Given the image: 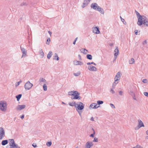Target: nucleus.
<instances>
[{
    "label": "nucleus",
    "mask_w": 148,
    "mask_h": 148,
    "mask_svg": "<svg viewBox=\"0 0 148 148\" xmlns=\"http://www.w3.org/2000/svg\"><path fill=\"white\" fill-rule=\"evenodd\" d=\"M75 92H76V91H72L69 92H68V94L69 95H75Z\"/></svg>",
    "instance_id": "obj_18"
},
{
    "label": "nucleus",
    "mask_w": 148,
    "mask_h": 148,
    "mask_svg": "<svg viewBox=\"0 0 148 148\" xmlns=\"http://www.w3.org/2000/svg\"><path fill=\"white\" fill-rule=\"evenodd\" d=\"M92 130L93 131V133L90 135V136L93 138L94 136V135L95 134V133L94 129L93 128H92Z\"/></svg>",
    "instance_id": "obj_34"
},
{
    "label": "nucleus",
    "mask_w": 148,
    "mask_h": 148,
    "mask_svg": "<svg viewBox=\"0 0 148 148\" xmlns=\"http://www.w3.org/2000/svg\"><path fill=\"white\" fill-rule=\"evenodd\" d=\"M39 81L40 82H46V80L43 78H40L39 79Z\"/></svg>",
    "instance_id": "obj_29"
},
{
    "label": "nucleus",
    "mask_w": 148,
    "mask_h": 148,
    "mask_svg": "<svg viewBox=\"0 0 148 148\" xmlns=\"http://www.w3.org/2000/svg\"><path fill=\"white\" fill-rule=\"evenodd\" d=\"M39 54L40 55L41 57L42 58L44 56V53L43 52L42 49H40L39 52Z\"/></svg>",
    "instance_id": "obj_20"
},
{
    "label": "nucleus",
    "mask_w": 148,
    "mask_h": 148,
    "mask_svg": "<svg viewBox=\"0 0 148 148\" xmlns=\"http://www.w3.org/2000/svg\"><path fill=\"white\" fill-rule=\"evenodd\" d=\"M110 105L111 107L112 108H115V106H114V105H113V104H112V103H110Z\"/></svg>",
    "instance_id": "obj_47"
},
{
    "label": "nucleus",
    "mask_w": 148,
    "mask_h": 148,
    "mask_svg": "<svg viewBox=\"0 0 148 148\" xmlns=\"http://www.w3.org/2000/svg\"><path fill=\"white\" fill-rule=\"evenodd\" d=\"M129 94L131 95H132L133 94V93L132 91H130L129 92Z\"/></svg>",
    "instance_id": "obj_50"
},
{
    "label": "nucleus",
    "mask_w": 148,
    "mask_h": 148,
    "mask_svg": "<svg viewBox=\"0 0 148 148\" xmlns=\"http://www.w3.org/2000/svg\"><path fill=\"white\" fill-rule=\"evenodd\" d=\"M121 21L124 24H125V23L124 22L125 21V20L124 19L121 18Z\"/></svg>",
    "instance_id": "obj_56"
},
{
    "label": "nucleus",
    "mask_w": 148,
    "mask_h": 148,
    "mask_svg": "<svg viewBox=\"0 0 148 148\" xmlns=\"http://www.w3.org/2000/svg\"><path fill=\"white\" fill-rule=\"evenodd\" d=\"M80 74V71H78L76 73H74L73 74L74 76H79Z\"/></svg>",
    "instance_id": "obj_32"
},
{
    "label": "nucleus",
    "mask_w": 148,
    "mask_h": 148,
    "mask_svg": "<svg viewBox=\"0 0 148 148\" xmlns=\"http://www.w3.org/2000/svg\"><path fill=\"white\" fill-rule=\"evenodd\" d=\"M79 93L76 91L75 95H74L73 96H75L76 99H80L81 97L79 96Z\"/></svg>",
    "instance_id": "obj_17"
},
{
    "label": "nucleus",
    "mask_w": 148,
    "mask_h": 148,
    "mask_svg": "<svg viewBox=\"0 0 148 148\" xmlns=\"http://www.w3.org/2000/svg\"><path fill=\"white\" fill-rule=\"evenodd\" d=\"M116 84L113 83L112 84V87L113 89H114Z\"/></svg>",
    "instance_id": "obj_48"
},
{
    "label": "nucleus",
    "mask_w": 148,
    "mask_h": 148,
    "mask_svg": "<svg viewBox=\"0 0 148 148\" xmlns=\"http://www.w3.org/2000/svg\"><path fill=\"white\" fill-rule=\"evenodd\" d=\"M135 12L136 13L137 18H138V17H139V16H142L136 10H135Z\"/></svg>",
    "instance_id": "obj_33"
},
{
    "label": "nucleus",
    "mask_w": 148,
    "mask_h": 148,
    "mask_svg": "<svg viewBox=\"0 0 148 148\" xmlns=\"http://www.w3.org/2000/svg\"><path fill=\"white\" fill-rule=\"evenodd\" d=\"M87 64L88 65H90L91 64H93L94 65L96 66V64L95 63H94V62H88L87 63Z\"/></svg>",
    "instance_id": "obj_37"
},
{
    "label": "nucleus",
    "mask_w": 148,
    "mask_h": 148,
    "mask_svg": "<svg viewBox=\"0 0 148 148\" xmlns=\"http://www.w3.org/2000/svg\"><path fill=\"white\" fill-rule=\"evenodd\" d=\"M78 57H79V60H81L82 59H81V56L80 55H78Z\"/></svg>",
    "instance_id": "obj_58"
},
{
    "label": "nucleus",
    "mask_w": 148,
    "mask_h": 148,
    "mask_svg": "<svg viewBox=\"0 0 148 148\" xmlns=\"http://www.w3.org/2000/svg\"><path fill=\"white\" fill-rule=\"evenodd\" d=\"M92 32L93 33L96 34H99L100 33L98 27H96L92 28Z\"/></svg>",
    "instance_id": "obj_10"
},
{
    "label": "nucleus",
    "mask_w": 148,
    "mask_h": 148,
    "mask_svg": "<svg viewBox=\"0 0 148 148\" xmlns=\"http://www.w3.org/2000/svg\"><path fill=\"white\" fill-rule=\"evenodd\" d=\"M144 94L145 96L147 97H148V92H144Z\"/></svg>",
    "instance_id": "obj_49"
},
{
    "label": "nucleus",
    "mask_w": 148,
    "mask_h": 148,
    "mask_svg": "<svg viewBox=\"0 0 148 148\" xmlns=\"http://www.w3.org/2000/svg\"><path fill=\"white\" fill-rule=\"evenodd\" d=\"M117 81H115V79H114V83L117 84L118 83V82H117Z\"/></svg>",
    "instance_id": "obj_61"
},
{
    "label": "nucleus",
    "mask_w": 148,
    "mask_h": 148,
    "mask_svg": "<svg viewBox=\"0 0 148 148\" xmlns=\"http://www.w3.org/2000/svg\"><path fill=\"white\" fill-rule=\"evenodd\" d=\"M50 42V38H48L47 40L46 44L49 45V42Z\"/></svg>",
    "instance_id": "obj_41"
},
{
    "label": "nucleus",
    "mask_w": 148,
    "mask_h": 148,
    "mask_svg": "<svg viewBox=\"0 0 148 148\" xmlns=\"http://www.w3.org/2000/svg\"><path fill=\"white\" fill-rule=\"evenodd\" d=\"M27 5L26 3H25V2H23L21 4V5L22 6H23V5Z\"/></svg>",
    "instance_id": "obj_52"
},
{
    "label": "nucleus",
    "mask_w": 148,
    "mask_h": 148,
    "mask_svg": "<svg viewBox=\"0 0 148 148\" xmlns=\"http://www.w3.org/2000/svg\"><path fill=\"white\" fill-rule=\"evenodd\" d=\"M97 103L98 105H100V104H103V101H102L99 100L97 101Z\"/></svg>",
    "instance_id": "obj_30"
},
{
    "label": "nucleus",
    "mask_w": 148,
    "mask_h": 148,
    "mask_svg": "<svg viewBox=\"0 0 148 148\" xmlns=\"http://www.w3.org/2000/svg\"><path fill=\"white\" fill-rule=\"evenodd\" d=\"M52 55V52L51 51H49V53L47 55V58L48 59H50Z\"/></svg>",
    "instance_id": "obj_19"
},
{
    "label": "nucleus",
    "mask_w": 148,
    "mask_h": 148,
    "mask_svg": "<svg viewBox=\"0 0 148 148\" xmlns=\"http://www.w3.org/2000/svg\"><path fill=\"white\" fill-rule=\"evenodd\" d=\"M21 82H22L20 80L19 82H16L15 84L16 86L17 87V86H18L20 84Z\"/></svg>",
    "instance_id": "obj_35"
},
{
    "label": "nucleus",
    "mask_w": 148,
    "mask_h": 148,
    "mask_svg": "<svg viewBox=\"0 0 148 148\" xmlns=\"http://www.w3.org/2000/svg\"><path fill=\"white\" fill-rule=\"evenodd\" d=\"M123 92L122 91H120L119 92V94L120 95H122Z\"/></svg>",
    "instance_id": "obj_53"
},
{
    "label": "nucleus",
    "mask_w": 148,
    "mask_h": 148,
    "mask_svg": "<svg viewBox=\"0 0 148 148\" xmlns=\"http://www.w3.org/2000/svg\"><path fill=\"white\" fill-rule=\"evenodd\" d=\"M138 21L137 22V24L139 26H141L142 24L148 23V19L145 16L142 15L138 17Z\"/></svg>",
    "instance_id": "obj_1"
},
{
    "label": "nucleus",
    "mask_w": 148,
    "mask_h": 148,
    "mask_svg": "<svg viewBox=\"0 0 148 148\" xmlns=\"http://www.w3.org/2000/svg\"><path fill=\"white\" fill-rule=\"evenodd\" d=\"M93 142H98V138L96 137H95L94 139V140H93Z\"/></svg>",
    "instance_id": "obj_44"
},
{
    "label": "nucleus",
    "mask_w": 148,
    "mask_h": 148,
    "mask_svg": "<svg viewBox=\"0 0 148 148\" xmlns=\"http://www.w3.org/2000/svg\"><path fill=\"white\" fill-rule=\"evenodd\" d=\"M97 104H96V103H95V105L94 106H95V109H96L98 108H99V106H97Z\"/></svg>",
    "instance_id": "obj_45"
},
{
    "label": "nucleus",
    "mask_w": 148,
    "mask_h": 148,
    "mask_svg": "<svg viewBox=\"0 0 148 148\" xmlns=\"http://www.w3.org/2000/svg\"><path fill=\"white\" fill-rule=\"evenodd\" d=\"M33 86V84L28 81L25 84L24 87L26 90H28L30 89Z\"/></svg>",
    "instance_id": "obj_6"
},
{
    "label": "nucleus",
    "mask_w": 148,
    "mask_h": 148,
    "mask_svg": "<svg viewBox=\"0 0 148 148\" xmlns=\"http://www.w3.org/2000/svg\"><path fill=\"white\" fill-rule=\"evenodd\" d=\"M91 121H94V118L93 117H92L91 119Z\"/></svg>",
    "instance_id": "obj_62"
},
{
    "label": "nucleus",
    "mask_w": 148,
    "mask_h": 148,
    "mask_svg": "<svg viewBox=\"0 0 148 148\" xmlns=\"http://www.w3.org/2000/svg\"><path fill=\"white\" fill-rule=\"evenodd\" d=\"M6 102L4 101L0 102V110L2 111L5 112L6 110L7 107Z\"/></svg>",
    "instance_id": "obj_3"
},
{
    "label": "nucleus",
    "mask_w": 148,
    "mask_h": 148,
    "mask_svg": "<svg viewBox=\"0 0 148 148\" xmlns=\"http://www.w3.org/2000/svg\"><path fill=\"white\" fill-rule=\"evenodd\" d=\"M80 110H77V112H78V113L79 114V115L80 116H81V114H82V112L81 111H80Z\"/></svg>",
    "instance_id": "obj_43"
},
{
    "label": "nucleus",
    "mask_w": 148,
    "mask_h": 148,
    "mask_svg": "<svg viewBox=\"0 0 148 148\" xmlns=\"http://www.w3.org/2000/svg\"><path fill=\"white\" fill-rule=\"evenodd\" d=\"M83 64V63L81 62V61H78V65H82Z\"/></svg>",
    "instance_id": "obj_40"
},
{
    "label": "nucleus",
    "mask_w": 148,
    "mask_h": 148,
    "mask_svg": "<svg viewBox=\"0 0 148 148\" xmlns=\"http://www.w3.org/2000/svg\"><path fill=\"white\" fill-rule=\"evenodd\" d=\"M48 33L49 34H50V36H51V33H51V32H50V31H48Z\"/></svg>",
    "instance_id": "obj_59"
},
{
    "label": "nucleus",
    "mask_w": 148,
    "mask_h": 148,
    "mask_svg": "<svg viewBox=\"0 0 148 148\" xmlns=\"http://www.w3.org/2000/svg\"><path fill=\"white\" fill-rule=\"evenodd\" d=\"M93 145V143L92 142H87L86 143L85 145L86 148H90V147Z\"/></svg>",
    "instance_id": "obj_12"
},
{
    "label": "nucleus",
    "mask_w": 148,
    "mask_h": 148,
    "mask_svg": "<svg viewBox=\"0 0 148 148\" xmlns=\"http://www.w3.org/2000/svg\"><path fill=\"white\" fill-rule=\"evenodd\" d=\"M121 73L120 72H118L116 74L114 79H115V81H117L120 80V78L121 76Z\"/></svg>",
    "instance_id": "obj_13"
},
{
    "label": "nucleus",
    "mask_w": 148,
    "mask_h": 148,
    "mask_svg": "<svg viewBox=\"0 0 148 148\" xmlns=\"http://www.w3.org/2000/svg\"><path fill=\"white\" fill-rule=\"evenodd\" d=\"M88 69L90 71H97L96 68L92 65L88 66Z\"/></svg>",
    "instance_id": "obj_15"
},
{
    "label": "nucleus",
    "mask_w": 148,
    "mask_h": 148,
    "mask_svg": "<svg viewBox=\"0 0 148 148\" xmlns=\"http://www.w3.org/2000/svg\"><path fill=\"white\" fill-rule=\"evenodd\" d=\"M86 58L88 59L91 60L92 59V56L90 54H88L86 56Z\"/></svg>",
    "instance_id": "obj_25"
},
{
    "label": "nucleus",
    "mask_w": 148,
    "mask_h": 148,
    "mask_svg": "<svg viewBox=\"0 0 148 148\" xmlns=\"http://www.w3.org/2000/svg\"><path fill=\"white\" fill-rule=\"evenodd\" d=\"M47 86L45 84H44L43 86V88L44 90L45 91H46L47 90Z\"/></svg>",
    "instance_id": "obj_31"
},
{
    "label": "nucleus",
    "mask_w": 148,
    "mask_h": 148,
    "mask_svg": "<svg viewBox=\"0 0 148 148\" xmlns=\"http://www.w3.org/2000/svg\"><path fill=\"white\" fill-rule=\"evenodd\" d=\"M20 48L21 50V51L23 54L21 58H22L23 57H25L27 53V51L25 49V48L22 47L21 46Z\"/></svg>",
    "instance_id": "obj_9"
},
{
    "label": "nucleus",
    "mask_w": 148,
    "mask_h": 148,
    "mask_svg": "<svg viewBox=\"0 0 148 148\" xmlns=\"http://www.w3.org/2000/svg\"><path fill=\"white\" fill-rule=\"evenodd\" d=\"M73 63L75 65H78V61L75 60L74 61Z\"/></svg>",
    "instance_id": "obj_39"
},
{
    "label": "nucleus",
    "mask_w": 148,
    "mask_h": 148,
    "mask_svg": "<svg viewBox=\"0 0 148 148\" xmlns=\"http://www.w3.org/2000/svg\"><path fill=\"white\" fill-rule=\"evenodd\" d=\"M76 103L75 102H69V104L71 106H74L75 107V105H76Z\"/></svg>",
    "instance_id": "obj_23"
},
{
    "label": "nucleus",
    "mask_w": 148,
    "mask_h": 148,
    "mask_svg": "<svg viewBox=\"0 0 148 148\" xmlns=\"http://www.w3.org/2000/svg\"><path fill=\"white\" fill-rule=\"evenodd\" d=\"M138 125L137 127H135V130H138L141 127H144V125L143 122L140 119L138 120Z\"/></svg>",
    "instance_id": "obj_7"
},
{
    "label": "nucleus",
    "mask_w": 148,
    "mask_h": 148,
    "mask_svg": "<svg viewBox=\"0 0 148 148\" xmlns=\"http://www.w3.org/2000/svg\"><path fill=\"white\" fill-rule=\"evenodd\" d=\"M147 43L146 40H145L144 42H143V44L145 45V44H146Z\"/></svg>",
    "instance_id": "obj_57"
},
{
    "label": "nucleus",
    "mask_w": 148,
    "mask_h": 148,
    "mask_svg": "<svg viewBox=\"0 0 148 148\" xmlns=\"http://www.w3.org/2000/svg\"><path fill=\"white\" fill-rule=\"evenodd\" d=\"M75 108L76 110H82L84 108V105L81 102H79L76 103Z\"/></svg>",
    "instance_id": "obj_5"
},
{
    "label": "nucleus",
    "mask_w": 148,
    "mask_h": 148,
    "mask_svg": "<svg viewBox=\"0 0 148 148\" xmlns=\"http://www.w3.org/2000/svg\"><path fill=\"white\" fill-rule=\"evenodd\" d=\"M82 51H81L84 54H86L87 53V52L88 51V50L85 49H82Z\"/></svg>",
    "instance_id": "obj_28"
},
{
    "label": "nucleus",
    "mask_w": 148,
    "mask_h": 148,
    "mask_svg": "<svg viewBox=\"0 0 148 148\" xmlns=\"http://www.w3.org/2000/svg\"><path fill=\"white\" fill-rule=\"evenodd\" d=\"M24 115H22L21 116V119H23L24 118Z\"/></svg>",
    "instance_id": "obj_60"
},
{
    "label": "nucleus",
    "mask_w": 148,
    "mask_h": 148,
    "mask_svg": "<svg viewBox=\"0 0 148 148\" xmlns=\"http://www.w3.org/2000/svg\"><path fill=\"white\" fill-rule=\"evenodd\" d=\"M22 96L21 94H19L16 95V98L17 99V100L18 101H19Z\"/></svg>",
    "instance_id": "obj_24"
},
{
    "label": "nucleus",
    "mask_w": 148,
    "mask_h": 148,
    "mask_svg": "<svg viewBox=\"0 0 148 148\" xmlns=\"http://www.w3.org/2000/svg\"><path fill=\"white\" fill-rule=\"evenodd\" d=\"M132 148H143L141 146L139 145H137L135 147H133Z\"/></svg>",
    "instance_id": "obj_38"
},
{
    "label": "nucleus",
    "mask_w": 148,
    "mask_h": 148,
    "mask_svg": "<svg viewBox=\"0 0 148 148\" xmlns=\"http://www.w3.org/2000/svg\"><path fill=\"white\" fill-rule=\"evenodd\" d=\"M53 59L56 60H59V58L58 57V54L57 53H55L53 56Z\"/></svg>",
    "instance_id": "obj_22"
},
{
    "label": "nucleus",
    "mask_w": 148,
    "mask_h": 148,
    "mask_svg": "<svg viewBox=\"0 0 148 148\" xmlns=\"http://www.w3.org/2000/svg\"><path fill=\"white\" fill-rule=\"evenodd\" d=\"M90 7L93 9L99 12L101 14L104 13L103 9L99 6L96 3H93L91 5Z\"/></svg>",
    "instance_id": "obj_2"
},
{
    "label": "nucleus",
    "mask_w": 148,
    "mask_h": 148,
    "mask_svg": "<svg viewBox=\"0 0 148 148\" xmlns=\"http://www.w3.org/2000/svg\"><path fill=\"white\" fill-rule=\"evenodd\" d=\"M8 143L7 140H3L1 142V144L2 145H5L7 144Z\"/></svg>",
    "instance_id": "obj_21"
},
{
    "label": "nucleus",
    "mask_w": 148,
    "mask_h": 148,
    "mask_svg": "<svg viewBox=\"0 0 148 148\" xmlns=\"http://www.w3.org/2000/svg\"><path fill=\"white\" fill-rule=\"evenodd\" d=\"M32 146L34 147H37V145L35 143H33L32 145Z\"/></svg>",
    "instance_id": "obj_51"
},
{
    "label": "nucleus",
    "mask_w": 148,
    "mask_h": 148,
    "mask_svg": "<svg viewBox=\"0 0 148 148\" xmlns=\"http://www.w3.org/2000/svg\"><path fill=\"white\" fill-rule=\"evenodd\" d=\"M9 143L11 148H21L20 147L18 146L15 143L13 139H10L9 140Z\"/></svg>",
    "instance_id": "obj_4"
},
{
    "label": "nucleus",
    "mask_w": 148,
    "mask_h": 148,
    "mask_svg": "<svg viewBox=\"0 0 148 148\" xmlns=\"http://www.w3.org/2000/svg\"><path fill=\"white\" fill-rule=\"evenodd\" d=\"M117 56H114V60L113 61V62H114V61L115 60H116V57Z\"/></svg>",
    "instance_id": "obj_64"
},
{
    "label": "nucleus",
    "mask_w": 148,
    "mask_h": 148,
    "mask_svg": "<svg viewBox=\"0 0 148 148\" xmlns=\"http://www.w3.org/2000/svg\"><path fill=\"white\" fill-rule=\"evenodd\" d=\"M5 136V131L3 127H0V140H2Z\"/></svg>",
    "instance_id": "obj_8"
},
{
    "label": "nucleus",
    "mask_w": 148,
    "mask_h": 148,
    "mask_svg": "<svg viewBox=\"0 0 148 148\" xmlns=\"http://www.w3.org/2000/svg\"><path fill=\"white\" fill-rule=\"evenodd\" d=\"M51 142H48L47 143V145L48 147H50L51 145Z\"/></svg>",
    "instance_id": "obj_36"
},
{
    "label": "nucleus",
    "mask_w": 148,
    "mask_h": 148,
    "mask_svg": "<svg viewBox=\"0 0 148 148\" xmlns=\"http://www.w3.org/2000/svg\"><path fill=\"white\" fill-rule=\"evenodd\" d=\"M135 62V61L133 58H131V60H129V62L130 64H134Z\"/></svg>",
    "instance_id": "obj_26"
},
{
    "label": "nucleus",
    "mask_w": 148,
    "mask_h": 148,
    "mask_svg": "<svg viewBox=\"0 0 148 148\" xmlns=\"http://www.w3.org/2000/svg\"><path fill=\"white\" fill-rule=\"evenodd\" d=\"M112 88H111L110 89V92L112 93V94H114L115 93V91Z\"/></svg>",
    "instance_id": "obj_46"
},
{
    "label": "nucleus",
    "mask_w": 148,
    "mask_h": 148,
    "mask_svg": "<svg viewBox=\"0 0 148 148\" xmlns=\"http://www.w3.org/2000/svg\"><path fill=\"white\" fill-rule=\"evenodd\" d=\"M92 0H84L82 7L84 8Z\"/></svg>",
    "instance_id": "obj_11"
},
{
    "label": "nucleus",
    "mask_w": 148,
    "mask_h": 148,
    "mask_svg": "<svg viewBox=\"0 0 148 148\" xmlns=\"http://www.w3.org/2000/svg\"><path fill=\"white\" fill-rule=\"evenodd\" d=\"M146 133L147 135H148V130L146 131Z\"/></svg>",
    "instance_id": "obj_63"
},
{
    "label": "nucleus",
    "mask_w": 148,
    "mask_h": 148,
    "mask_svg": "<svg viewBox=\"0 0 148 148\" xmlns=\"http://www.w3.org/2000/svg\"><path fill=\"white\" fill-rule=\"evenodd\" d=\"M142 82L144 83H147L148 82L147 80L146 79H143L142 80Z\"/></svg>",
    "instance_id": "obj_42"
},
{
    "label": "nucleus",
    "mask_w": 148,
    "mask_h": 148,
    "mask_svg": "<svg viewBox=\"0 0 148 148\" xmlns=\"http://www.w3.org/2000/svg\"><path fill=\"white\" fill-rule=\"evenodd\" d=\"M95 105V103H93L91 104L89 107V108L90 109H95L94 106Z\"/></svg>",
    "instance_id": "obj_27"
},
{
    "label": "nucleus",
    "mask_w": 148,
    "mask_h": 148,
    "mask_svg": "<svg viewBox=\"0 0 148 148\" xmlns=\"http://www.w3.org/2000/svg\"><path fill=\"white\" fill-rule=\"evenodd\" d=\"M26 107L25 105H18L16 108V109L17 110H21L22 109L25 108Z\"/></svg>",
    "instance_id": "obj_14"
},
{
    "label": "nucleus",
    "mask_w": 148,
    "mask_h": 148,
    "mask_svg": "<svg viewBox=\"0 0 148 148\" xmlns=\"http://www.w3.org/2000/svg\"><path fill=\"white\" fill-rule=\"evenodd\" d=\"M138 30H136L135 31V34L137 35V34H138Z\"/></svg>",
    "instance_id": "obj_54"
},
{
    "label": "nucleus",
    "mask_w": 148,
    "mask_h": 148,
    "mask_svg": "<svg viewBox=\"0 0 148 148\" xmlns=\"http://www.w3.org/2000/svg\"><path fill=\"white\" fill-rule=\"evenodd\" d=\"M114 52V56H118L119 53V50L118 47H116Z\"/></svg>",
    "instance_id": "obj_16"
},
{
    "label": "nucleus",
    "mask_w": 148,
    "mask_h": 148,
    "mask_svg": "<svg viewBox=\"0 0 148 148\" xmlns=\"http://www.w3.org/2000/svg\"><path fill=\"white\" fill-rule=\"evenodd\" d=\"M71 98L72 99H76V98L75 96L71 97Z\"/></svg>",
    "instance_id": "obj_55"
}]
</instances>
